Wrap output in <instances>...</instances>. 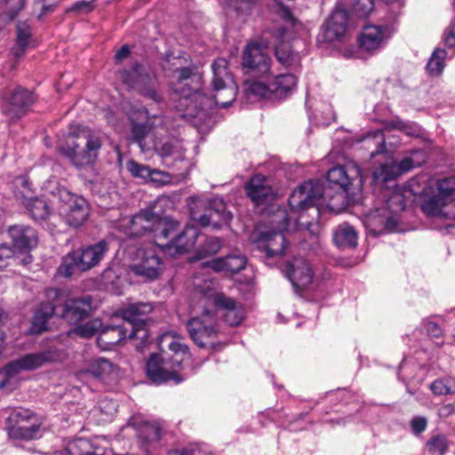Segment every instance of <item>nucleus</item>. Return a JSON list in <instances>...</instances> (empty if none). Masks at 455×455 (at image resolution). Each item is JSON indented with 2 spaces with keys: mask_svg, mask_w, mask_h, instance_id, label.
Instances as JSON below:
<instances>
[{
  "mask_svg": "<svg viewBox=\"0 0 455 455\" xmlns=\"http://www.w3.org/2000/svg\"><path fill=\"white\" fill-rule=\"evenodd\" d=\"M429 451L437 455H443L447 450V441L443 435H436L427 443Z\"/></svg>",
  "mask_w": 455,
  "mask_h": 455,
  "instance_id": "603ef678",
  "label": "nucleus"
},
{
  "mask_svg": "<svg viewBox=\"0 0 455 455\" xmlns=\"http://www.w3.org/2000/svg\"><path fill=\"white\" fill-rule=\"evenodd\" d=\"M443 41L448 47L455 46V22L443 34Z\"/></svg>",
  "mask_w": 455,
  "mask_h": 455,
  "instance_id": "0e129e2a",
  "label": "nucleus"
},
{
  "mask_svg": "<svg viewBox=\"0 0 455 455\" xmlns=\"http://www.w3.org/2000/svg\"><path fill=\"white\" fill-rule=\"evenodd\" d=\"M246 258L241 254H230L224 258H215L204 262V267H207L215 272L227 271L237 273L246 266Z\"/></svg>",
  "mask_w": 455,
  "mask_h": 455,
  "instance_id": "c85d7f7f",
  "label": "nucleus"
},
{
  "mask_svg": "<svg viewBox=\"0 0 455 455\" xmlns=\"http://www.w3.org/2000/svg\"><path fill=\"white\" fill-rule=\"evenodd\" d=\"M387 130H399L403 132L409 136H418L419 134V128L416 125L404 123L402 120H392L386 124Z\"/></svg>",
  "mask_w": 455,
  "mask_h": 455,
  "instance_id": "09e8293b",
  "label": "nucleus"
},
{
  "mask_svg": "<svg viewBox=\"0 0 455 455\" xmlns=\"http://www.w3.org/2000/svg\"><path fill=\"white\" fill-rule=\"evenodd\" d=\"M120 79L129 88L136 90L141 95L158 101L160 100L153 86V77L145 71L140 63H135L131 69H124L120 72Z\"/></svg>",
  "mask_w": 455,
  "mask_h": 455,
  "instance_id": "ddd939ff",
  "label": "nucleus"
},
{
  "mask_svg": "<svg viewBox=\"0 0 455 455\" xmlns=\"http://www.w3.org/2000/svg\"><path fill=\"white\" fill-rule=\"evenodd\" d=\"M60 1L61 0H36L35 8H39L41 10L38 17L41 18L42 16L53 12Z\"/></svg>",
  "mask_w": 455,
  "mask_h": 455,
  "instance_id": "6e6d98bb",
  "label": "nucleus"
},
{
  "mask_svg": "<svg viewBox=\"0 0 455 455\" xmlns=\"http://www.w3.org/2000/svg\"><path fill=\"white\" fill-rule=\"evenodd\" d=\"M67 196L68 199L62 206L61 214L68 226L78 228L85 222L88 217V204L82 196L69 193H67Z\"/></svg>",
  "mask_w": 455,
  "mask_h": 455,
  "instance_id": "aec40b11",
  "label": "nucleus"
},
{
  "mask_svg": "<svg viewBox=\"0 0 455 455\" xmlns=\"http://www.w3.org/2000/svg\"><path fill=\"white\" fill-rule=\"evenodd\" d=\"M148 180L157 186H162L170 182V175L157 170H150V176H148Z\"/></svg>",
  "mask_w": 455,
  "mask_h": 455,
  "instance_id": "13d9d810",
  "label": "nucleus"
},
{
  "mask_svg": "<svg viewBox=\"0 0 455 455\" xmlns=\"http://www.w3.org/2000/svg\"><path fill=\"white\" fill-rule=\"evenodd\" d=\"M176 146L172 141H167L159 148L160 155L164 157L171 156L174 154Z\"/></svg>",
  "mask_w": 455,
  "mask_h": 455,
  "instance_id": "338daca9",
  "label": "nucleus"
},
{
  "mask_svg": "<svg viewBox=\"0 0 455 455\" xmlns=\"http://www.w3.org/2000/svg\"><path fill=\"white\" fill-rule=\"evenodd\" d=\"M387 27L369 25L363 28L359 37L360 47L367 52H373L382 46L389 37Z\"/></svg>",
  "mask_w": 455,
  "mask_h": 455,
  "instance_id": "4be33fe9",
  "label": "nucleus"
},
{
  "mask_svg": "<svg viewBox=\"0 0 455 455\" xmlns=\"http://www.w3.org/2000/svg\"><path fill=\"white\" fill-rule=\"evenodd\" d=\"M431 391L435 395H446L455 393V379L444 377L437 379L430 385Z\"/></svg>",
  "mask_w": 455,
  "mask_h": 455,
  "instance_id": "c03bdc74",
  "label": "nucleus"
},
{
  "mask_svg": "<svg viewBox=\"0 0 455 455\" xmlns=\"http://www.w3.org/2000/svg\"><path fill=\"white\" fill-rule=\"evenodd\" d=\"M193 218L202 227L212 226L214 228H220L228 225L232 220V213L227 211L225 202L220 197H213L207 203V212L197 215L193 212Z\"/></svg>",
  "mask_w": 455,
  "mask_h": 455,
  "instance_id": "f3484780",
  "label": "nucleus"
},
{
  "mask_svg": "<svg viewBox=\"0 0 455 455\" xmlns=\"http://www.w3.org/2000/svg\"><path fill=\"white\" fill-rule=\"evenodd\" d=\"M206 307H204V314L201 316L193 317L187 323L190 338L200 347L212 345V339L218 332L215 317Z\"/></svg>",
  "mask_w": 455,
  "mask_h": 455,
  "instance_id": "f8f14e48",
  "label": "nucleus"
},
{
  "mask_svg": "<svg viewBox=\"0 0 455 455\" xmlns=\"http://www.w3.org/2000/svg\"><path fill=\"white\" fill-rule=\"evenodd\" d=\"M407 172L402 168V161L398 164L395 162L386 163L381 164L380 167L374 172V178L376 180L387 182L396 179L401 174Z\"/></svg>",
  "mask_w": 455,
  "mask_h": 455,
  "instance_id": "ea45409f",
  "label": "nucleus"
},
{
  "mask_svg": "<svg viewBox=\"0 0 455 455\" xmlns=\"http://www.w3.org/2000/svg\"><path fill=\"white\" fill-rule=\"evenodd\" d=\"M169 455H211L205 451H203L198 445L192 444L181 450H175L169 453Z\"/></svg>",
  "mask_w": 455,
  "mask_h": 455,
  "instance_id": "4d7b16f0",
  "label": "nucleus"
},
{
  "mask_svg": "<svg viewBox=\"0 0 455 455\" xmlns=\"http://www.w3.org/2000/svg\"><path fill=\"white\" fill-rule=\"evenodd\" d=\"M46 301H43L36 308L33 321L32 331L41 333L47 329V324L53 315H58L69 324H77L92 311V299L90 296L67 299L61 307L60 291L55 288L45 290Z\"/></svg>",
  "mask_w": 455,
  "mask_h": 455,
  "instance_id": "f03ea898",
  "label": "nucleus"
},
{
  "mask_svg": "<svg viewBox=\"0 0 455 455\" xmlns=\"http://www.w3.org/2000/svg\"><path fill=\"white\" fill-rule=\"evenodd\" d=\"M151 127L147 124H134L132 129V139L141 145V141L149 133Z\"/></svg>",
  "mask_w": 455,
  "mask_h": 455,
  "instance_id": "5fc2aeb1",
  "label": "nucleus"
},
{
  "mask_svg": "<svg viewBox=\"0 0 455 455\" xmlns=\"http://www.w3.org/2000/svg\"><path fill=\"white\" fill-rule=\"evenodd\" d=\"M423 325L427 331V333L429 336H432L435 338L441 337L443 331H442L441 327L436 323H434L430 320H425L423 322Z\"/></svg>",
  "mask_w": 455,
  "mask_h": 455,
  "instance_id": "bf43d9fd",
  "label": "nucleus"
},
{
  "mask_svg": "<svg viewBox=\"0 0 455 455\" xmlns=\"http://www.w3.org/2000/svg\"><path fill=\"white\" fill-rule=\"evenodd\" d=\"M199 236L198 229L194 226H187L166 243H159V247L164 253L174 256L188 252L196 244Z\"/></svg>",
  "mask_w": 455,
  "mask_h": 455,
  "instance_id": "6ab92c4d",
  "label": "nucleus"
},
{
  "mask_svg": "<svg viewBox=\"0 0 455 455\" xmlns=\"http://www.w3.org/2000/svg\"><path fill=\"white\" fill-rule=\"evenodd\" d=\"M169 348L174 352L171 361L164 360L157 354H152L147 362L146 373L153 383L159 385L173 380L176 384H179L184 380L178 371L183 369L182 362L188 360L190 357L188 348L179 341L171 342Z\"/></svg>",
  "mask_w": 455,
  "mask_h": 455,
  "instance_id": "39448f33",
  "label": "nucleus"
},
{
  "mask_svg": "<svg viewBox=\"0 0 455 455\" xmlns=\"http://www.w3.org/2000/svg\"><path fill=\"white\" fill-rule=\"evenodd\" d=\"M8 234L13 246L21 251L31 250L37 244L36 230L28 226L14 225L9 228Z\"/></svg>",
  "mask_w": 455,
  "mask_h": 455,
  "instance_id": "b1692460",
  "label": "nucleus"
},
{
  "mask_svg": "<svg viewBox=\"0 0 455 455\" xmlns=\"http://www.w3.org/2000/svg\"><path fill=\"white\" fill-rule=\"evenodd\" d=\"M127 337L129 338L128 331L124 326H108L99 332L97 342L101 348L108 350Z\"/></svg>",
  "mask_w": 455,
  "mask_h": 455,
  "instance_id": "7c9ffc66",
  "label": "nucleus"
},
{
  "mask_svg": "<svg viewBox=\"0 0 455 455\" xmlns=\"http://www.w3.org/2000/svg\"><path fill=\"white\" fill-rule=\"evenodd\" d=\"M283 273L296 290L307 289L314 278L311 266L302 258H296L289 262L285 266Z\"/></svg>",
  "mask_w": 455,
  "mask_h": 455,
  "instance_id": "a211bd4d",
  "label": "nucleus"
},
{
  "mask_svg": "<svg viewBox=\"0 0 455 455\" xmlns=\"http://www.w3.org/2000/svg\"><path fill=\"white\" fill-rule=\"evenodd\" d=\"M108 251V244L105 240L79 251H73L62 259L58 273L60 275L69 277L76 270L87 271L98 265Z\"/></svg>",
  "mask_w": 455,
  "mask_h": 455,
  "instance_id": "1a4fd4ad",
  "label": "nucleus"
},
{
  "mask_svg": "<svg viewBox=\"0 0 455 455\" xmlns=\"http://www.w3.org/2000/svg\"><path fill=\"white\" fill-rule=\"evenodd\" d=\"M243 68L252 77L270 76L271 58L258 44H248L243 52Z\"/></svg>",
  "mask_w": 455,
  "mask_h": 455,
  "instance_id": "4468645a",
  "label": "nucleus"
},
{
  "mask_svg": "<svg viewBox=\"0 0 455 455\" xmlns=\"http://www.w3.org/2000/svg\"><path fill=\"white\" fill-rule=\"evenodd\" d=\"M160 215L154 213L152 209L141 210L130 220L131 236H139L146 233H155Z\"/></svg>",
  "mask_w": 455,
  "mask_h": 455,
  "instance_id": "5701e85b",
  "label": "nucleus"
},
{
  "mask_svg": "<svg viewBox=\"0 0 455 455\" xmlns=\"http://www.w3.org/2000/svg\"><path fill=\"white\" fill-rule=\"evenodd\" d=\"M131 50L127 44L123 45L116 53V61H122L130 55Z\"/></svg>",
  "mask_w": 455,
  "mask_h": 455,
  "instance_id": "774afa93",
  "label": "nucleus"
},
{
  "mask_svg": "<svg viewBox=\"0 0 455 455\" xmlns=\"http://www.w3.org/2000/svg\"><path fill=\"white\" fill-rule=\"evenodd\" d=\"M96 0H79L72 4L66 10L68 13H74L76 15L86 14L92 12L95 8Z\"/></svg>",
  "mask_w": 455,
  "mask_h": 455,
  "instance_id": "8fccbe9b",
  "label": "nucleus"
},
{
  "mask_svg": "<svg viewBox=\"0 0 455 455\" xmlns=\"http://www.w3.org/2000/svg\"><path fill=\"white\" fill-rule=\"evenodd\" d=\"M286 29L280 27L277 31L276 38L281 42L275 46V57L281 65L287 68L296 69L300 66V57L298 53L291 51L289 44L283 42Z\"/></svg>",
  "mask_w": 455,
  "mask_h": 455,
  "instance_id": "cd10ccee",
  "label": "nucleus"
},
{
  "mask_svg": "<svg viewBox=\"0 0 455 455\" xmlns=\"http://www.w3.org/2000/svg\"><path fill=\"white\" fill-rule=\"evenodd\" d=\"M12 249L6 245V244H1L0 245V268H3L4 267V260L12 258Z\"/></svg>",
  "mask_w": 455,
  "mask_h": 455,
  "instance_id": "69168bd1",
  "label": "nucleus"
},
{
  "mask_svg": "<svg viewBox=\"0 0 455 455\" xmlns=\"http://www.w3.org/2000/svg\"><path fill=\"white\" fill-rule=\"evenodd\" d=\"M153 307L150 303H135L127 307L123 311V317L126 321L131 330L129 331L130 339H139L144 340L148 337L146 324L148 320V314L151 313Z\"/></svg>",
  "mask_w": 455,
  "mask_h": 455,
  "instance_id": "2eb2a0df",
  "label": "nucleus"
},
{
  "mask_svg": "<svg viewBox=\"0 0 455 455\" xmlns=\"http://www.w3.org/2000/svg\"><path fill=\"white\" fill-rule=\"evenodd\" d=\"M444 200L441 195L430 197L422 205L424 213L431 217L455 220V203L446 205Z\"/></svg>",
  "mask_w": 455,
  "mask_h": 455,
  "instance_id": "c756f323",
  "label": "nucleus"
},
{
  "mask_svg": "<svg viewBox=\"0 0 455 455\" xmlns=\"http://www.w3.org/2000/svg\"><path fill=\"white\" fill-rule=\"evenodd\" d=\"M4 99L6 102L4 112L12 121L24 116L36 100L33 92L21 86L10 91Z\"/></svg>",
  "mask_w": 455,
  "mask_h": 455,
  "instance_id": "dca6fc26",
  "label": "nucleus"
},
{
  "mask_svg": "<svg viewBox=\"0 0 455 455\" xmlns=\"http://www.w3.org/2000/svg\"><path fill=\"white\" fill-rule=\"evenodd\" d=\"M221 247L222 241L220 238L214 236L205 237L204 243L197 248L194 258L199 260L212 256L219 252Z\"/></svg>",
  "mask_w": 455,
  "mask_h": 455,
  "instance_id": "a19ab883",
  "label": "nucleus"
},
{
  "mask_svg": "<svg viewBox=\"0 0 455 455\" xmlns=\"http://www.w3.org/2000/svg\"><path fill=\"white\" fill-rule=\"evenodd\" d=\"M439 195L443 198L455 193V177L440 180L437 183Z\"/></svg>",
  "mask_w": 455,
  "mask_h": 455,
  "instance_id": "864d4df0",
  "label": "nucleus"
},
{
  "mask_svg": "<svg viewBox=\"0 0 455 455\" xmlns=\"http://www.w3.org/2000/svg\"><path fill=\"white\" fill-rule=\"evenodd\" d=\"M31 44V28L28 22H20L17 25L16 44L12 52L19 60Z\"/></svg>",
  "mask_w": 455,
  "mask_h": 455,
  "instance_id": "72a5a7b5",
  "label": "nucleus"
},
{
  "mask_svg": "<svg viewBox=\"0 0 455 455\" xmlns=\"http://www.w3.org/2000/svg\"><path fill=\"white\" fill-rule=\"evenodd\" d=\"M102 322L99 318L92 319L84 324L76 326L73 332L82 338H91L100 331Z\"/></svg>",
  "mask_w": 455,
  "mask_h": 455,
  "instance_id": "49530a36",
  "label": "nucleus"
},
{
  "mask_svg": "<svg viewBox=\"0 0 455 455\" xmlns=\"http://www.w3.org/2000/svg\"><path fill=\"white\" fill-rule=\"evenodd\" d=\"M256 0H225L227 4L233 5L236 10L243 12L249 9Z\"/></svg>",
  "mask_w": 455,
  "mask_h": 455,
  "instance_id": "052dcab7",
  "label": "nucleus"
},
{
  "mask_svg": "<svg viewBox=\"0 0 455 455\" xmlns=\"http://www.w3.org/2000/svg\"><path fill=\"white\" fill-rule=\"evenodd\" d=\"M363 142L367 148H374L371 151V157H374L377 155L384 152L386 148V140L383 131L380 129L375 130L369 132L364 138Z\"/></svg>",
  "mask_w": 455,
  "mask_h": 455,
  "instance_id": "79ce46f5",
  "label": "nucleus"
},
{
  "mask_svg": "<svg viewBox=\"0 0 455 455\" xmlns=\"http://www.w3.org/2000/svg\"><path fill=\"white\" fill-rule=\"evenodd\" d=\"M194 297L198 298L202 307L214 306L223 312L224 321L230 326L239 325L244 318V308L232 298L224 293L217 292L215 281L195 276Z\"/></svg>",
  "mask_w": 455,
  "mask_h": 455,
  "instance_id": "20e7f679",
  "label": "nucleus"
},
{
  "mask_svg": "<svg viewBox=\"0 0 455 455\" xmlns=\"http://www.w3.org/2000/svg\"><path fill=\"white\" fill-rule=\"evenodd\" d=\"M254 78V80L246 82L245 92L248 95L251 94L262 98L272 96L269 76Z\"/></svg>",
  "mask_w": 455,
  "mask_h": 455,
  "instance_id": "4c0bfd02",
  "label": "nucleus"
},
{
  "mask_svg": "<svg viewBox=\"0 0 455 455\" xmlns=\"http://www.w3.org/2000/svg\"><path fill=\"white\" fill-rule=\"evenodd\" d=\"M245 191L248 197L257 204L264 203L274 195L272 186L261 174L254 175L246 184Z\"/></svg>",
  "mask_w": 455,
  "mask_h": 455,
  "instance_id": "393cba45",
  "label": "nucleus"
},
{
  "mask_svg": "<svg viewBox=\"0 0 455 455\" xmlns=\"http://www.w3.org/2000/svg\"><path fill=\"white\" fill-rule=\"evenodd\" d=\"M411 428L414 434H420L427 427V419L425 417H416L411 420Z\"/></svg>",
  "mask_w": 455,
  "mask_h": 455,
  "instance_id": "680f3d73",
  "label": "nucleus"
},
{
  "mask_svg": "<svg viewBox=\"0 0 455 455\" xmlns=\"http://www.w3.org/2000/svg\"><path fill=\"white\" fill-rule=\"evenodd\" d=\"M333 241L339 248H353L357 244V233L355 228L349 225H340L333 233Z\"/></svg>",
  "mask_w": 455,
  "mask_h": 455,
  "instance_id": "c9c22d12",
  "label": "nucleus"
},
{
  "mask_svg": "<svg viewBox=\"0 0 455 455\" xmlns=\"http://www.w3.org/2000/svg\"><path fill=\"white\" fill-rule=\"evenodd\" d=\"M343 6L359 17L367 16L373 11V0H349V3H343Z\"/></svg>",
  "mask_w": 455,
  "mask_h": 455,
  "instance_id": "a18cd8bd",
  "label": "nucleus"
},
{
  "mask_svg": "<svg viewBox=\"0 0 455 455\" xmlns=\"http://www.w3.org/2000/svg\"><path fill=\"white\" fill-rule=\"evenodd\" d=\"M297 77L292 74L275 76L270 81L272 95L276 98L286 97L297 85Z\"/></svg>",
  "mask_w": 455,
  "mask_h": 455,
  "instance_id": "2f4dec72",
  "label": "nucleus"
},
{
  "mask_svg": "<svg viewBox=\"0 0 455 455\" xmlns=\"http://www.w3.org/2000/svg\"><path fill=\"white\" fill-rule=\"evenodd\" d=\"M132 424L137 427L139 437L147 443H156L161 437V427L156 422L147 421L139 425L132 419Z\"/></svg>",
  "mask_w": 455,
  "mask_h": 455,
  "instance_id": "e433bc0d",
  "label": "nucleus"
},
{
  "mask_svg": "<svg viewBox=\"0 0 455 455\" xmlns=\"http://www.w3.org/2000/svg\"><path fill=\"white\" fill-rule=\"evenodd\" d=\"M347 23V11L343 6V2L337 4L336 8L323 26L324 39L333 42L345 35Z\"/></svg>",
  "mask_w": 455,
  "mask_h": 455,
  "instance_id": "412c9836",
  "label": "nucleus"
},
{
  "mask_svg": "<svg viewBox=\"0 0 455 455\" xmlns=\"http://www.w3.org/2000/svg\"><path fill=\"white\" fill-rule=\"evenodd\" d=\"M360 176L357 166H335L327 172V183L323 186H331L334 188H348L352 180Z\"/></svg>",
  "mask_w": 455,
  "mask_h": 455,
  "instance_id": "a878e982",
  "label": "nucleus"
},
{
  "mask_svg": "<svg viewBox=\"0 0 455 455\" xmlns=\"http://www.w3.org/2000/svg\"><path fill=\"white\" fill-rule=\"evenodd\" d=\"M279 220L278 230L260 233L256 240L257 247L266 251L267 259L281 257L284 253L287 245L283 231L288 230L289 218L285 211H280L276 214Z\"/></svg>",
  "mask_w": 455,
  "mask_h": 455,
  "instance_id": "9d476101",
  "label": "nucleus"
},
{
  "mask_svg": "<svg viewBox=\"0 0 455 455\" xmlns=\"http://www.w3.org/2000/svg\"><path fill=\"white\" fill-rule=\"evenodd\" d=\"M402 161V168L403 171L409 172L415 167L421 166L427 161V154L422 149L411 151L409 156L404 157Z\"/></svg>",
  "mask_w": 455,
  "mask_h": 455,
  "instance_id": "de8ad7c7",
  "label": "nucleus"
},
{
  "mask_svg": "<svg viewBox=\"0 0 455 455\" xmlns=\"http://www.w3.org/2000/svg\"><path fill=\"white\" fill-rule=\"evenodd\" d=\"M130 269L136 275L148 281L159 277L163 270V261L155 245L139 248L134 262Z\"/></svg>",
  "mask_w": 455,
  "mask_h": 455,
  "instance_id": "9b49d317",
  "label": "nucleus"
},
{
  "mask_svg": "<svg viewBox=\"0 0 455 455\" xmlns=\"http://www.w3.org/2000/svg\"><path fill=\"white\" fill-rule=\"evenodd\" d=\"M178 221L167 217L160 216L154 233V236L157 241V245L159 246V243H162V240H167V242L171 241L178 234Z\"/></svg>",
  "mask_w": 455,
  "mask_h": 455,
  "instance_id": "f704fd0d",
  "label": "nucleus"
},
{
  "mask_svg": "<svg viewBox=\"0 0 455 455\" xmlns=\"http://www.w3.org/2000/svg\"><path fill=\"white\" fill-rule=\"evenodd\" d=\"M446 58V51L436 48L433 52L427 64V70L431 76H439L444 68V60Z\"/></svg>",
  "mask_w": 455,
  "mask_h": 455,
  "instance_id": "37998d69",
  "label": "nucleus"
},
{
  "mask_svg": "<svg viewBox=\"0 0 455 455\" xmlns=\"http://www.w3.org/2000/svg\"><path fill=\"white\" fill-rule=\"evenodd\" d=\"M126 169L133 177L140 178L144 180H148V176H150L151 169L147 165L135 162L134 160L127 162Z\"/></svg>",
  "mask_w": 455,
  "mask_h": 455,
  "instance_id": "3c124183",
  "label": "nucleus"
},
{
  "mask_svg": "<svg viewBox=\"0 0 455 455\" xmlns=\"http://www.w3.org/2000/svg\"><path fill=\"white\" fill-rule=\"evenodd\" d=\"M99 408L104 411L107 415L112 416L116 411V403L112 400L103 399L100 402Z\"/></svg>",
  "mask_w": 455,
  "mask_h": 455,
  "instance_id": "e2e57ef3",
  "label": "nucleus"
},
{
  "mask_svg": "<svg viewBox=\"0 0 455 455\" xmlns=\"http://www.w3.org/2000/svg\"><path fill=\"white\" fill-rule=\"evenodd\" d=\"M102 145L103 140L100 134L86 131L77 136L76 140H71L66 145L60 146L58 151L67 157L74 167L82 170L94 166Z\"/></svg>",
  "mask_w": 455,
  "mask_h": 455,
  "instance_id": "0eeeda50",
  "label": "nucleus"
},
{
  "mask_svg": "<svg viewBox=\"0 0 455 455\" xmlns=\"http://www.w3.org/2000/svg\"><path fill=\"white\" fill-rule=\"evenodd\" d=\"M61 354L55 347L28 354L19 359L12 361L0 370V390L12 392L20 383V373L22 371H33L46 363L60 360Z\"/></svg>",
  "mask_w": 455,
  "mask_h": 455,
  "instance_id": "423d86ee",
  "label": "nucleus"
},
{
  "mask_svg": "<svg viewBox=\"0 0 455 455\" xmlns=\"http://www.w3.org/2000/svg\"><path fill=\"white\" fill-rule=\"evenodd\" d=\"M22 204L35 220H45L50 214V206L44 199L37 197L26 198Z\"/></svg>",
  "mask_w": 455,
  "mask_h": 455,
  "instance_id": "58836bf2",
  "label": "nucleus"
},
{
  "mask_svg": "<svg viewBox=\"0 0 455 455\" xmlns=\"http://www.w3.org/2000/svg\"><path fill=\"white\" fill-rule=\"evenodd\" d=\"M347 190L348 188H334L331 186H323L320 181L308 180L292 192L289 205L292 210L315 207L317 216L321 207L339 213L347 206Z\"/></svg>",
  "mask_w": 455,
  "mask_h": 455,
  "instance_id": "7ed1b4c3",
  "label": "nucleus"
},
{
  "mask_svg": "<svg viewBox=\"0 0 455 455\" xmlns=\"http://www.w3.org/2000/svg\"><path fill=\"white\" fill-rule=\"evenodd\" d=\"M44 418L22 407L13 409L6 419V430L11 440L32 441L43 435Z\"/></svg>",
  "mask_w": 455,
  "mask_h": 455,
  "instance_id": "6e6552de",
  "label": "nucleus"
},
{
  "mask_svg": "<svg viewBox=\"0 0 455 455\" xmlns=\"http://www.w3.org/2000/svg\"><path fill=\"white\" fill-rule=\"evenodd\" d=\"M212 98L202 92L203 80L200 74L190 68H181L176 70L178 79L172 84L173 100L177 101L175 108L181 112L182 116H196L199 111L212 108L213 104L221 108H227L235 100L237 88L228 70V60L220 58L212 64Z\"/></svg>",
  "mask_w": 455,
  "mask_h": 455,
  "instance_id": "f257e3e1",
  "label": "nucleus"
},
{
  "mask_svg": "<svg viewBox=\"0 0 455 455\" xmlns=\"http://www.w3.org/2000/svg\"><path fill=\"white\" fill-rule=\"evenodd\" d=\"M85 373L103 382H110L118 377V368L109 360L99 357L90 362L85 370Z\"/></svg>",
  "mask_w": 455,
  "mask_h": 455,
  "instance_id": "bb28decb",
  "label": "nucleus"
},
{
  "mask_svg": "<svg viewBox=\"0 0 455 455\" xmlns=\"http://www.w3.org/2000/svg\"><path fill=\"white\" fill-rule=\"evenodd\" d=\"M69 455H103L98 446V439L77 438L70 442L67 446Z\"/></svg>",
  "mask_w": 455,
  "mask_h": 455,
  "instance_id": "473e14b6",
  "label": "nucleus"
}]
</instances>
